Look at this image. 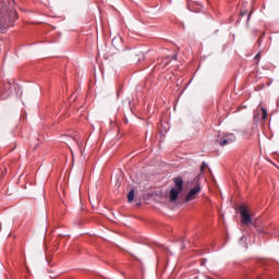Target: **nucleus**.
Segmentation results:
<instances>
[{
    "label": "nucleus",
    "mask_w": 279,
    "mask_h": 279,
    "mask_svg": "<svg viewBox=\"0 0 279 279\" xmlns=\"http://www.w3.org/2000/svg\"><path fill=\"white\" fill-rule=\"evenodd\" d=\"M174 186L169 193L170 202H177L180 193L183 191V179L182 177H175L173 179Z\"/></svg>",
    "instance_id": "f257e3e1"
},
{
    "label": "nucleus",
    "mask_w": 279,
    "mask_h": 279,
    "mask_svg": "<svg viewBox=\"0 0 279 279\" xmlns=\"http://www.w3.org/2000/svg\"><path fill=\"white\" fill-rule=\"evenodd\" d=\"M191 186H193V187L185 195V202H192V201L196 199L197 195L201 193L202 186H201L198 177H195L193 179Z\"/></svg>",
    "instance_id": "f03ea898"
},
{
    "label": "nucleus",
    "mask_w": 279,
    "mask_h": 279,
    "mask_svg": "<svg viewBox=\"0 0 279 279\" xmlns=\"http://www.w3.org/2000/svg\"><path fill=\"white\" fill-rule=\"evenodd\" d=\"M236 137L234 134L228 133L216 140V142L220 145V147L230 146L235 143Z\"/></svg>",
    "instance_id": "7ed1b4c3"
},
{
    "label": "nucleus",
    "mask_w": 279,
    "mask_h": 279,
    "mask_svg": "<svg viewBox=\"0 0 279 279\" xmlns=\"http://www.w3.org/2000/svg\"><path fill=\"white\" fill-rule=\"evenodd\" d=\"M240 215L242 218V223L246 225V226H255V223L252 220V216L250 215V211H247V207L245 206H241L240 207Z\"/></svg>",
    "instance_id": "20e7f679"
},
{
    "label": "nucleus",
    "mask_w": 279,
    "mask_h": 279,
    "mask_svg": "<svg viewBox=\"0 0 279 279\" xmlns=\"http://www.w3.org/2000/svg\"><path fill=\"white\" fill-rule=\"evenodd\" d=\"M9 19H10V22H15L19 19V13L15 9H10Z\"/></svg>",
    "instance_id": "39448f33"
},
{
    "label": "nucleus",
    "mask_w": 279,
    "mask_h": 279,
    "mask_svg": "<svg viewBox=\"0 0 279 279\" xmlns=\"http://www.w3.org/2000/svg\"><path fill=\"white\" fill-rule=\"evenodd\" d=\"M134 198H135V191L132 190V191H130L129 194H128V201H129L130 203H132V202H134Z\"/></svg>",
    "instance_id": "423d86ee"
},
{
    "label": "nucleus",
    "mask_w": 279,
    "mask_h": 279,
    "mask_svg": "<svg viewBox=\"0 0 279 279\" xmlns=\"http://www.w3.org/2000/svg\"><path fill=\"white\" fill-rule=\"evenodd\" d=\"M262 111H263L262 120L266 121L267 120V109L266 108H262Z\"/></svg>",
    "instance_id": "0eeeda50"
},
{
    "label": "nucleus",
    "mask_w": 279,
    "mask_h": 279,
    "mask_svg": "<svg viewBox=\"0 0 279 279\" xmlns=\"http://www.w3.org/2000/svg\"><path fill=\"white\" fill-rule=\"evenodd\" d=\"M194 4L196 5V12H201V9H199L202 8L201 3L198 1H195Z\"/></svg>",
    "instance_id": "6e6552de"
},
{
    "label": "nucleus",
    "mask_w": 279,
    "mask_h": 279,
    "mask_svg": "<svg viewBox=\"0 0 279 279\" xmlns=\"http://www.w3.org/2000/svg\"><path fill=\"white\" fill-rule=\"evenodd\" d=\"M206 167H208V165L204 161V162L202 163L201 171L203 172Z\"/></svg>",
    "instance_id": "1a4fd4ad"
},
{
    "label": "nucleus",
    "mask_w": 279,
    "mask_h": 279,
    "mask_svg": "<svg viewBox=\"0 0 279 279\" xmlns=\"http://www.w3.org/2000/svg\"><path fill=\"white\" fill-rule=\"evenodd\" d=\"M254 59L258 61V60L260 59V52H259L258 54H256V56L254 57Z\"/></svg>",
    "instance_id": "9d476101"
},
{
    "label": "nucleus",
    "mask_w": 279,
    "mask_h": 279,
    "mask_svg": "<svg viewBox=\"0 0 279 279\" xmlns=\"http://www.w3.org/2000/svg\"><path fill=\"white\" fill-rule=\"evenodd\" d=\"M172 59H173V60H177V59H178V56H177V54H173V56H172Z\"/></svg>",
    "instance_id": "9b49d317"
},
{
    "label": "nucleus",
    "mask_w": 279,
    "mask_h": 279,
    "mask_svg": "<svg viewBox=\"0 0 279 279\" xmlns=\"http://www.w3.org/2000/svg\"><path fill=\"white\" fill-rule=\"evenodd\" d=\"M258 233H263L264 230L263 229H257Z\"/></svg>",
    "instance_id": "f8f14e48"
},
{
    "label": "nucleus",
    "mask_w": 279,
    "mask_h": 279,
    "mask_svg": "<svg viewBox=\"0 0 279 279\" xmlns=\"http://www.w3.org/2000/svg\"><path fill=\"white\" fill-rule=\"evenodd\" d=\"M247 14V12H241V15L242 16H244V15H246Z\"/></svg>",
    "instance_id": "ddd939ff"
},
{
    "label": "nucleus",
    "mask_w": 279,
    "mask_h": 279,
    "mask_svg": "<svg viewBox=\"0 0 279 279\" xmlns=\"http://www.w3.org/2000/svg\"><path fill=\"white\" fill-rule=\"evenodd\" d=\"M74 142H75L76 144H78V140H77L76 137H74Z\"/></svg>",
    "instance_id": "4468645a"
},
{
    "label": "nucleus",
    "mask_w": 279,
    "mask_h": 279,
    "mask_svg": "<svg viewBox=\"0 0 279 279\" xmlns=\"http://www.w3.org/2000/svg\"><path fill=\"white\" fill-rule=\"evenodd\" d=\"M5 87L9 88V87H10V83H8V84L5 85Z\"/></svg>",
    "instance_id": "2eb2a0df"
},
{
    "label": "nucleus",
    "mask_w": 279,
    "mask_h": 279,
    "mask_svg": "<svg viewBox=\"0 0 279 279\" xmlns=\"http://www.w3.org/2000/svg\"><path fill=\"white\" fill-rule=\"evenodd\" d=\"M125 101H126L128 105H130V99H126Z\"/></svg>",
    "instance_id": "dca6fc26"
},
{
    "label": "nucleus",
    "mask_w": 279,
    "mask_h": 279,
    "mask_svg": "<svg viewBox=\"0 0 279 279\" xmlns=\"http://www.w3.org/2000/svg\"><path fill=\"white\" fill-rule=\"evenodd\" d=\"M241 241H246V239H245V238H242Z\"/></svg>",
    "instance_id": "f3484780"
},
{
    "label": "nucleus",
    "mask_w": 279,
    "mask_h": 279,
    "mask_svg": "<svg viewBox=\"0 0 279 279\" xmlns=\"http://www.w3.org/2000/svg\"><path fill=\"white\" fill-rule=\"evenodd\" d=\"M10 93H11V92H10V90H8V95H7V96H9V95H10Z\"/></svg>",
    "instance_id": "a211bd4d"
}]
</instances>
